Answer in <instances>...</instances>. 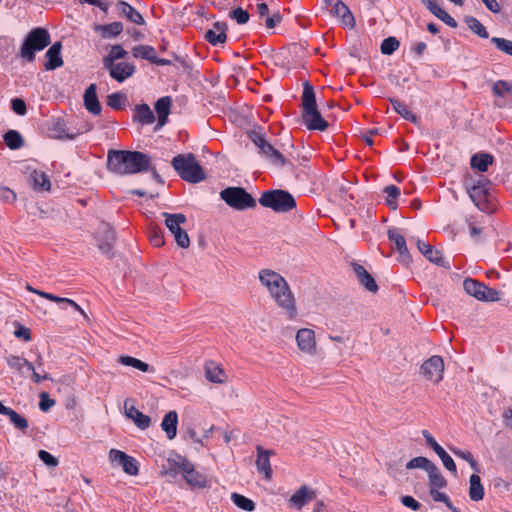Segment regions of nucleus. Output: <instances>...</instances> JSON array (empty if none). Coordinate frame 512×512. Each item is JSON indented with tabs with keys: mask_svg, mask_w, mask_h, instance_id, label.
Listing matches in <instances>:
<instances>
[{
	"mask_svg": "<svg viewBox=\"0 0 512 512\" xmlns=\"http://www.w3.org/2000/svg\"><path fill=\"white\" fill-rule=\"evenodd\" d=\"M39 397H40L39 408L41 411L45 412L49 408L54 406L55 401L49 397L48 393L42 392Z\"/></svg>",
	"mask_w": 512,
	"mask_h": 512,
	"instance_id": "338daca9",
	"label": "nucleus"
},
{
	"mask_svg": "<svg viewBox=\"0 0 512 512\" xmlns=\"http://www.w3.org/2000/svg\"><path fill=\"white\" fill-rule=\"evenodd\" d=\"M127 97L125 94L121 92H115L110 94L107 97V105L111 107L112 109L119 110L123 107L124 103L126 102Z\"/></svg>",
	"mask_w": 512,
	"mask_h": 512,
	"instance_id": "603ef678",
	"label": "nucleus"
},
{
	"mask_svg": "<svg viewBox=\"0 0 512 512\" xmlns=\"http://www.w3.org/2000/svg\"><path fill=\"white\" fill-rule=\"evenodd\" d=\"M465 23L467 24L468 28L473 32L475 33L476 35H478L479 37L481 38H488L489 34L486 30V28L484 27V25L478 20L476 19L475 17H472V16H467L465 18Z\"/></svg>",
	"mask_w": 512,
	"mask_h": 512,
	"instance_id": "79ce46f5",
	"label": "nucleus"
},
{
	"mask_svg": "<svg viewBox=\"0 0 512 512\" xmlns=\"http://www.w3.org/2000/svg\"><path fill=\"white\" fill-rule=\"evenodd\" d=\"M168 463L170 470H179L182 472L184 479L190 486L196 488H204L207 486L206 477L203 474L197 472L194 469V465L186 458L178 456V458L175 460L169 459Z\"/></svg>",
	"mask_w": 512,
	"mask_h": 512,
	"instance_id": "6e6552de",
	"label": "nucleus"
},
{
	"mask_svg": "<svg viewBox=\"0 0 512 512\" xmlns=\"http://www.w3.org/2000/svg\"><path fill=\"white\" fill-rule=\"evenodd\" d=\"M127 55L128 52L121 45H113L109 54L103 58V64L115 63L119 59L126 58Z\"/></svg>",
	"mask_w": 512,
	"mask_h": 512,
	"instance_id": "49530a36",
	"label": "nucleus"
},
{
	"mask_svg": "<svg viewBox=\"0 0 512 512\" xmlns=\"http://www.w3.org/2000/svg\"><path fill=\"white\" fill-rule=\"evenodd\" d=\"M230 18L234 19L238 24H246L249 21L248 11L238 7L229 13Z\"/></svg>",
	"mask_w": 512,
	"mask_h": 512,
	"instance_id": "bf43d9fd",
	"label": "nucleus"
},
{
	"mask_svg": "<svg viewBox=\"0 0 512 512\" xmlns=\"http://www.w3.org/2000/svg\"><path fill=\"white\" fill-rule=\"evenodd\" d=\"M11 107H12V110H13L16 114H18V115H20V116H23V115H25V114H26V111H27V109H26V104H25V102H24L22 99H20V98H14V99H12V101H11Z\"/></svg>",
	"mask_w": 512,
	"mask_h": 512,
	"instance_id": "69168bd1",
	"label": "nucleus"
},
{
	"mask_svg": "<svg viewBox=\"0 0 512 512\" xmlns=\"http://www.w3.org/2000/svg\"><path fill=\"white\" fill-rule=\"evenodd\" d=\"M205 375L208 381L212 383H225L227 376L222 368L210 362L205 365Z\"/></svg>",
	"mask_w": 512,
	"mask_h": 512,
	"instance_id": "f704fd0d",
	"label": "nucleus"
},
{
	"mask_svg": "<svg viewBox=\"0 0 512 512\" xmlns=\"http://www.w3.org/2000/svg\"><path fill=\"white\" fill-rule=\"evenodd\" d=\"M151 159L139 151L111 150L107 156V166L117 174H135L150 170Z\"/></svg>",
	"mask_w": 512,
	"mask_h": 512,
	"instance_id": "f257e3e1",
	"label": "nucleus"
},
{
	"mask_svg": "<svg viewBox=\"0 0 512 512\" xmlns=\"http://www.w3.org/2000/svg\"><path fill=\"white\" fill-rule=\"evenodd\" d=\"M227 24L225 22H215L213 27L205 32V39L211 45L224 44L227 39Z\"/></svg>",
	"mask_w": 512,
	"mask_h": 512,
	"instance_id": "412c9836",
	"label": "nucleus"
},
{
	"mask_svg": "<svg viewBox=\"0 0 512 512\" xmlns=\"http://www.w3.org/2000/svg\"><path fill=\"white\" fill-rule=\"evenodd\" d=\"M131 402V399H126L124 402L125 416L133 420L138 428L147 429L151 424L150 417L139 411L133 404H130Z\"/></svg>",
	"mask_w": 512,
	"mask_h": 512,
	"instance_id": "dca6fc26",
	"label": "nucleus"
},
{
	"mask_svg": "<svg viewBox=\"0 0 512 512\" xmlns=\"http://www.w3.org/2000/svg\"><path fill=\"white\" fill-rule=\"evenodd\" d=\"M383 192L387 195L386 204L392 210L397 209V198L400 196V190L395 185H388L383 189Z\"/></svg>",
	"mask_w": 512,
	"mask_h": 512,
	"instance_id": "de8ad7c7",
	"label": "nucleus"
},
{
	"mask_svg": "<svg viewBox=\"0 0 512 512\" xmlns=\"http://www.w3.org/2000/svg\"><path fill=\"white\" fill-rule=\"evenodd\" d=\"M91 129L90 126H87L85 128V130H78L77 132H74V133H70L68 131H66V128H65V123L63 121H55L52 126L50 127L49 131H50V134L54 137V138H58V139H74L76 137V135L80 134V133H83L85 131H89Z\"/></svg>",
	"mask_w": 512,
	"mask_h": 512,
	"instance_id": "7c9ffc66",
	"label": "nucleus"
},
{
	"mask_svg": "<svg viewBox=\"0 0 512 512\" xmlns=\"http://www.w3.org/2000/svg\"><path fill=\"white\" fill-rule=\"evenodd\" d=\"M399 41L395 37H388L381 43V53L384 55H391L399 48Z\"/></svg>",
	"mask_w": 512,
	"mask_h": 512,
	"instance_id": "5fc2aeb1",
	"label": "nucleus"
},
{
	"mask_svg": "<svg viewBox=\"0 0 512 512\" xmlns=\"http://www.w3.org/2000/svg\"><path fill=\"white\" fill-rule=\"evenodd\" d=\"M351 266L361 285L372 293L377 292L378 286L371 274H369L368 271L358 263H352Z\"/></svg>",
	"mask_w": 512,
	"mask_h": 512,
	"instance_id": "b1692460",
	"label": "nucleus"
},
{
	"mask_svg": "<svg viewBox=\"0 0 512 512\" xmlns=\"http://www.w3.org/2000/svg\"><path fill=\"white\" fill-rule=\"evenodd\" d=\"M331 14L339 18L341 23L350 29L354 28L356 25L355 18L351 10L341 0H337V2H335L332 7Z\"/></svg>",
	"mask_w": 512,
	"mask_h": 512,
	"instance_id": "6ab92c4d",
	"label": "nucleus"
},
{
	"mask_svg": "<svg viewBox=\"0 0 512 512\" xmlns=\"http://www.w3.org/2000/svg\"><path fill=\"white\" fill-rule=\"evenodd\" d=\"M302 120L308 130L324 131L328 128V122L317 108L314 89L309 82H305L303 87Z\"/></svg>",
	"mask_w": 512,
	"mask_h": 512,
	"instance_id": "f03ea898",
	"label": "nucleus"
},
{
	"mask_svg": "<svg viewBox=\"0 0 512 512\" xmlns=\"http://www.w3.org/2000/svg\"><path fill=\"white\" fill-rule=\"evenodd\" d=\"M119 363L125 366H131L135 369H138L142 372H148L150 370L149 364L134 358L132 356L123 355L119 357Z\"/></svg>",
	"mask_w": 512,
	"mask_h": 512,
	"instance_id": "37998d69",
	"label": "nucleus"
},
{
	"mask_svg": "<svg viewBox=\"0 0 512 512\" xmlns=\"http://www.w3.org/2000/svg\"><path fill=\"white\" fill-rule=\"evenodd\" d=\"M249 138L258 148L259 154H261L273 166L283 167L288 163L284 155L269 143L261 132L251 131L249 133Z\"/></svg>",
	"mask_w": 512,
	"mask_h": 512,
	"instance_id": "423d86ee",
	"label": "nucleus"
},
{
	"mask_svg": "<svg viewBox=\"0 0 512 512\" xmlns=\"http://www.w3.org/2000/svg\"><path fill=\"white\" fill-rule=\"evenodd\" d=\"M7 416L9 417L10 422L15 426V428L23 432L27 430L29 424L25 417H23L13 409H11Z\"/></svg>",
	"mask_w": 512,
	"mask_h": 512,
	"instance_id": "8fccbe9b",
	"label": "nucleus"
},
{
	"mask_svg": "<svg viewBox=\"0 0 512 512\" xmlns=\"http://www.w3.org/2000/svg\"><path fill=\"white\" fill-rule=\"evenodd\" d=\"M417 248L431 263L441 267L449 268L448 262L444 259L439 250L434 249L430 244L417 240Z\"/></svg>",
	"mask_w": 512,
	"mask_h": 512,
	"instance_id": "a211bd4d",
	"label": "nucleus"
},
{
	"mask_svg": "<svg viewBox=\"0 0 512 512\" xmlns=\"http://www.w3.org/2000/svg\"><path fill=\"white\" fill-rule=\"evenodd\" d=\"M426 8L438 19L443 21L446 25L451 28L457 27L456 20L451 17L444 9H442L438 4L437 0H424L423 1Z\"/></svg>",
	"mask_w": 512,
	"mask_h": 512,
	"instance_id": "a878e982",
	"label": "nucleus"
},
{
	"mask_svg": "<svg viewBox=\"0 0 512 512\" xmlns=\"http://www.w3.org/2000/svg\"><path fill=\"white\" fill-rule=\"evenodd\" d=\"M492 90L496 96L504 97L506 94L511 92L512 86L507 81L499 80L494 83Z\"/></svg>",
	"mask_w": 512,
	"mask_h": 512,
	"instance_id": "13d9d810",
	"label": "nucleus"
},
{
	"mask_svg": "<svg viewBox=\"0 0 512 512\" xmlns=\"http://www.w3.org/2000/svg\"><path fill=\"white\" fill-rule=\"evenodd\" d=\"M296 342L299 350L307 355L314 356L317 353L315 332L312 329L302 328L296 333Z\"/></svg>",
	"mask_w": 512,
	"mask_h": 512,
	"instance_id": "4468645a",
	"label": "nucleus"
},
{
	"mask_svg": "<svg viewBox=\"0 0 512 512\" xmlns=\"http://www.w3.org/2000/svg\"><path fill=\"white\" fill-rule=\"evenodd\" d=\"M38 456L41 461H43V463L49 467H56L59 464L57 458L45 450H40L38 452Z\"/></svg>",
	"mask_w": 512,
	"mask_h": 512,
	"instance_id": "e2e57ef3",
	"label": "nucleus"
},
{
	"mask_svg": "<svg viewBox=\"0 0 512 512\" xmlns=\"http://www.w3.org/2000/svg\"><path fill=\"white\" fill-rule=\"evenodd\" d=\"M420 370L426 380L438 384L443 379L444 361L442 357L434 355L422 364Z\"/></svg>",
	"mask_w": 512,
	"mask_h": 512,
	"instance_id": "f8f14e48",
	"label": "nucleus"
},
{
	"mask_svg": "<svg viewBox=\"0 0 512 512\" xmlns=\"http://www.w3.org/2000/svg\"><path fill=\"white\" fill-rule=\"evenodd\" d=\"M231 500L238 508H240L244 511L251 512L255 509V503L251 499H249L239 493H236V492L232 493Z\"/></svg>",
	"mask_w": 512,
	"mask_h": 512,
	"instance_id": "c03bdc74",
	"label": "nucleus"
},
{
	"mask_svg": "<svg viewBox=\"0 0 512 512\" xmlns=\"http://www.w3.org/2000/svg\"><path fill=\"white\" fill-rule=\"evenodd\" d=\"M388 238L394 243L395 249L399 253L398 260L401 263L409 264L412 257L408 251L405 238L394 229L388 230Z\"/></svg>",
	"mask_w": 512,
	"mask_h": 512,
	"instance_id": "f3484780",
	"label": "nucleus"
},
{
	"mask_svg": "<svg viewBox=\"0 0 512 512\" xmlns=\"http://www.w3.org/2000/svg\"><path fill=\"white\" fill-rule=\"evenodd\" d=\"M93 29L101 38L113 39L121 34L123 31V24L118 21L109 24H94Z\"/></svg>",
	"mask_w": 512,
	"mask_h": 512,
	"instance_id": "393cba45",
	"label": "nucleus"
},
{
	"mask_svg": "<svg viewBox=\"0 0 512 512\" xmlns=\"http://www.w3.org/2000/svg\"><path fill=\"white\" fill-rule=\"evenodd\" d=\"M220 197L235 210L242 211L256 206L255 199L242 187H227L220 192Z\"/></svg>",
	"mask_w": 512,
	"mask_h": 512,
	"instance_id": "0eeeda50",
	"label": "nucleus"
},
{
	"mask_svg": "<svg viewBox=\"0 0 512 512\" xmlns=\"http://www.w3.org/2000/svg\"><path fill=\"white\" fill-rule=\"evenodd\" d=\"M132 55L135 58L152 62V58L155 56V49L149 45H138L132 48Z\"/></svg>",
	"mask_w": 512,
	"mask_h": 512,
	"instance_id": "a18cd8bd",
	"label": "nucleus"
},
{
	"mask_svg": "<svg viewBox=\"0 0 512 512\" xmlns=\"http://www.w3.org/2000/svg\"><path fill=\"white\" fill-rule=\"evenodd\" d=\"M120 465L122 466L123 471L128 475L136 476L139 472L138 462L132 456L127 455Z\"/></svg>",
	"mask_w": 512,
	"mask_h": 512,
	"instance_id": "864d4df0",
	"label": "nucleus"
},
{
	"mask_svg": "<svg viewBox=\"0 0 512 512\" xmlns=\"http://www.w3.org/2000/svg\"><path fill=\"white\" fill-rule=\"evenodd\" d=\"M126 457H127V454L124 453L123 451H120L117 449H111L109 451V460L112 463L121 464V462L124 461Z\"/></svg>",
	"mask_w": 512,
	"mask_h": 512,
	"instance_id": "774afa93",
	"label": "nucleus"
},
{
	"mask_svg": "<svg viewBox=\"0 0 512 512\" xmlns=\"http://www.w3.org/2000/svg\"><path fill=\"white\" fill-rule=\"evenodd\" d=\"M5 144L12 150L19 149L23 146V138L16 130H9L3 136Z\"/></svg>",
	"mask_w": 512,
	"mask_h": 512,
	"instance_id": "a19ab883",
	"label": "nucleus"
},
{
	"mask_svg": "<svg viewBox=\"0 0 512 512\" xmlns=\"http://www.w3.org/2000/svg\"><path fill=\"white\" fill-rule=\"evenodd\" d=\"M257 460L256 466L259 473H263L266 479L272 476V468L270 464V455L273 454L272 450H265L261 446H257Z\"/></svg>",
	"mask_w": 512,
	"mask_h": 512,
	"instance_id": "4be33fe9",
	"label": "nucleus"
},
{
	"mask_svg": "<svg viewBox=\"0 0 512 512\" xmlns=\"http://www.w3.org/2000/svg\"><path fill=\"white\" fill-rule=\"evenodd\" d=\"M451 451L455 456L467 461L474 471L479 472L478 463L469 451H463L455 448H452Z\"/></svg>",
	"mask_w": 512,
	"mask_h": 512,
	"instance_id": "6e6d98bb",
	"label": "nucleus"
},
{
	"mask_svg": "<svg viewBox=\"0 0 512 512\" xmlns=\"http://www.w3.org/2000/svg\"><path fill=\"white\" fill-rule=\"evenodd\" d=\"M177 424L178 414L176 411H169L167 414H165L161 422V428L166 433V436L169 440H173L176 437Z\"/></svg>",
	"mask_w": 512,
	"mask_h": 512,
	"instance_id": "cd10ccee",
	"label": "nucleus"
},
{
	"mask_svg": "<svg viewBox=\"0 0 512 512\" xmlns=\"http://www.w3.org/2000/svg\"><path fill=\"white\" fill-rule=\"evenodd\" d=\"M258 279L269 295L275 290L281 289L284 284L288 283L282 275L271 269L260 270L258 273Z\"/></svg>",
	"mask_w": 512,
	"mask_h": 512,
	"instance_id": "ddd939ff",
	"label": "nucleus"
},
{
	"mask_svg": "<svg viewBox=\"0 0 512 512\" xmlns=\"http://www.w3.org/2000/svg\"><path fill=\"white\" fill-rule=\"evenodd\" d=\"M117 8L119 13L125 16L129 21L137 25H144L145 21L140 12H138L134 7L129 5L127 2L120 1L117 3Z\"/></svg>",
	"mask_w": 512,
	"mask_h": 512,
	"instance_id": "c756f323",
	"label": "nucleus"
},
{
	"mask_svg": "<svg viewBox=\"0 0 512 512\" xmlns=\"http://www.w3.org/2000/svg\"><path fill=\"white\" fill-rule=\"evenodd\" d=\"M171 165L178 175L189 183H199L205 179V173L191 153L175 156Z\"/></svg>",
	"mask_w": 512,
	"mask_h": 512,
	"instance_id": "7ed1b4c3",
	"label": "nucleus"
},
{
	"mask_svg": "<svg viewBox=\"0 0 512 512\" xmlns=\"http://www.w3.org/2000/svg\"><path fill=\"white\" fill-rule=\"evenodd\" d=\"M149 239L155 247H160L164 244V238L160 229L157 226H152L149 230Z\"/></svg>",
	"mask_w": 512,
	"mask_h": 512,
	"instance_id": "052dcab7",
	"label": "nucleus"
},
{
	"mask_svg": "<svg viewBox=\"0 0 512 512\" xmlns=\"http://www.w3.org/2000/svg\"><path fill=\"white\" fill-rule=\"evenodd\" d=\"M98 239H101L102 241H115V232L108 223L100 224L97 232V240Z\"/></svg>",
	"mask_w": 512,
	"mask_h": 512,
	"instance_id": "3c124183",
	"label": "nucleus"
},
{
	"mask_svg": "<svg viewBox=\"0 0 512 512\" xmlns=\"http://www.w3.org/2000/svg\"><path fill=\"white\" fill-rule=\"evenodd\" d=\"M491 182L480 176L477 180H473L471 183H467V191L473 203L477 208L483 212H491L490 203L488 199L489 186Z\"/></svg>",
	"mask_w": 512,
	"mask_h": 512,
	"instance_id": "1a4fd4ad",
	"label": "nucleus"
},
{
	"mask_svg": "<svg viewBox=\"0 0 512 512\" xmlns=\"http://www.w3.org/2000/svg\"><path fill=\"white\" fill-rule=\"evenodd\" d=\"M463 288L468 295L479 301L494 302L500 299L499 292L496 289L487 287L485 284L471 278L464 280Z\"/></svg>",
	"mask_w": 512,
	"mask_h": 512,
	"instance_id": "9b49d317",
	"label": "nucleus"
},
{
	"mask_svg": "<svg viewBox=\"0 0 512 512\" xmlns=\"http://www.w3.org/2000/svg\"><path fill=\"white\" fill-rule=\"evenodd\" d=\"M469 497L472 501H480L484 497V488L478 474H472L469 479Z\"/></svg>",
	"mask_w": 512,
	"mask_h": 512,
	"instance_id": "c9c22d12",
	"label": "nucleus"
},
{
	"mask_svg": "<svg viewBox=\"0 0 512 512\" xmlns=\"http://www.w3.org/2000/svg\"><path fill=\"white\" fill-rule=\"evenodd\" d=\"M135 118L142 124H152L155 121V116L147 104L137 105Z\"/></svg>",
	"mask_w": 512,
	"mask_h": 512,
	"instance_id": "58836bf2",
	"label": "nucleus"
},
{
	"mask_svg": "<svg viewBox=\"0 0 512 512\" xmlns=\"http://www.w3.org/2000/svg\"><path fill=\"white\" fill-rule=\"evenodd\" d=\"M6 361L11 369L15 370L24 378L26 377L25 368L27 371L33 370V364L20 356L10 355L6 358Z\"/></svg>",
	"mask_w": 512,
	"mask_h": 512,
	"instance_id": "72a5a7b5",
	"label": "nucleus"
},
{
	"mask_svg": "<svg viewBox=\"0 0 512 512\" xmlns=\"http://www.w3.org/2000/svg\"><path fill=\"white\" fill-rule=\"evenodd\" d=\"M177 245L181 248H188L190 245V238L185 230H181L174 235Z\"/></svg>",
	"mask_w": 512,
	"mask_h": 512,
	"instance_id": "0e129e2a",
	"label": "nucleus"
},
{
	"mask_svg": "<svg viewBox=\"0 0 512 512\" xmlns=\"http://www.w3.org/2000/svg\"><path fill=\"white\" fill-rule=\"evenodd\" d=\"M171 102L172 100L168 96L162 97L159 100H157L155 104V111L158 116V127H162L166 124L168 115L170 113Z\"/></svg>",
	"mask_w": 512,
	"mask_h": 512,
	"instance_id": "2f4dec72",
	"label": "nucleus"
},
{
	"mask_svg": "<svg viewBox=\"0 0 512 512\" xmlns=\"http://www.w3.org/2000/svg\"><path fill=\"white\" fill-rule=\"evenodd\" d=\"M493 156L488 153H477L471 157V167L480 172L488 170L489 165L493 163Z\"/></svg>",
	"mask_w": 512,
	"mask_h": 512,
	"instance_id": "e433bc0d",
	"label": "nucleus"
},
{
	"mask_svg": "<svg viewBox=\"0 0 512 512\" xmlns=\"http://www.w3.org/2000/svg\"><path fill=\"white\" fill-rule=\"evenodd\" d=\"M259 203L277 213H285L296 207L294 197L285 190H269L262 193Z\"/></svg>",
	"mask_w": 512,
	"mask_h": 512,
	"instance_id": "39448f33",
	"label": "nucleus"
},
{
	"mask_svg": "<svg viewBox=\"0 0 512 512\" xmlns=\"http://www.w3.org/2000/svg\"><path fill=\"white\" fill-rule=\"evenodd\" d=\"M491 42L495 44L497 49L512 56V41L505 38L493 37Z\"/></svg>",
	"mask_w": 512,
	"mask_h": 512,
	"instance_id": "4d7b16f0",
	"label": "nucleus"
},
{
	"mask_svg": "<svg viewBox=\"0 0 512 512\" xmlns=\"http://www.w3.org/2000/svg\"><path fill=\"white\" fill-rule=\"evenodd\" d=\"M392 107L396 113H398L404 119L411 121L412 123L417 122V117L413 114L405 104L401 103L397 99H390Z\"/></svg>",
	"mask_w": 512,
	"mask_h": 512,
	"instance_id": "ea45409f",
	"label": "nucleus"
},
{
	"mask_svg": "<svg viewBox=\"0 0 512 512\" xmlns=\"http://www.w3.org/2000/svg\"><path fill=\"white\" fill-rule=\"evenodd\" d=\"M103 66L109 71L110 77L120 83L130 78L136 71L135 65L129 62L106 63Z\"/></svg>",
	"mask_w": 512,
	"mask_h": 512,
	"instance_id": "2eb2a0df",
	"label": "nucleus"
},
{
	"mask_svg": "<svg viewBox=\"0 0 512 512\" xmlns=\"http://www.w3.org/2000/svg\"><path fill=\"white\" fill-rule=\"evenodd\" d=\"M434 463L430 461L428 458L419 456L411 459L409 462L406 463L405 467L408 470L420 468L425 470L426 472L433 467Z\"/></svg>",
	"mask_w": 512,
	"mask_h": 512,
	"instance_id": "09e8293b",
	"label": "nucleus"
},
{
	"mask_svg": "<svg viewBox=\"0 0 512 512\" xmlns=\"http://www.w3.org/2000/svg\"><path fill=\"white\" fill-rule=\"evenodd\" d=\"M50 42V35L46 29L34 28L28 33L20 48V57L32 62L35 59V52L43 50Z\"/></svg>",
	"mask_w": 512,
	"mask_h": 512,
	"instance_id": "20e7f679",
	"label": "nucleus"
},
{
	"mask_svg": "<svg viewBox=\"0 0 512 512\" xmlns=\"http://www.w3.org/2000/svg\"><path fill=\"white\" fill-rule=\"evenodd\" d=\"M162 216L165 219L166 227L173 235L181 231V225L186 222V216L182 213L170 214L167 212H163Z\"/></svg>",
	"mask_w": 512,
	"mask_h": 512,
	"instance_id": "473e14b6",
	"label": "nucleus"
},
{
	"mask_svg": "<svg viewBox=\"0 0 512 512\" xmlns=\"http://www.w3.org/2000/svg\"><path fill=\"white\" fill-rule=\"evenodd\" d=\"M29 180L30 185L36 191H49L51 189L50 179L43 171H31Z\"/></svg>",
	"mask_w": 512,
	"mask_h": 512,
	"instance_id": "c85d7f7f",
	"label": "nucleus"
},
{
	"mask_svg": "<svg viewBox=\"0 0 512 512\" xmlns=\"http://www.w3.org/2000/svg\"><path fill=\"white\" fill-rule=\"evenodd\" d=\"M62 44L61 42H55L46 52L47 62L45 63L46 70H54L63 65V60L61 58Z\"/></svg>",
	"mask_w": 512,
	"mask_h": 512,
	"instance_id": "bb28decb",
	"label": "nucleus"
},
{
	"mask_svg": "<svg viewBox=\"0 0 512 512\" xmlns=\"http://www.w3.org/2000/svg\"><path fill=\"white\" fill-rule=\"evenodd\" d=\"M316 498V492L308 487L302 485L289 499L292 506L297 509H302L307 503Z\"/></svg>",
	"mask_w": 512,
	"mask_h": 512,
	"instance_id": "aec40b11",
	"label": "nucleus"
},
{
	"mask_svg": "<svg viewBox=\"0 0 512 512\" xmlns=\"http://www.w3.org/2000/svg\"><path fill=\"white\" fill-rule=\"evenodd\" d=\"M439 488H430L429 494L431 498L436 502H443L447 507L451 506V501L449 497L443 493L438 491Z\"/></svg>",
	"mask_w": 512,
	"mask_h": 512,
	"instance_id": "680f3d73",
	"label": "nucleus"
},
{
	"mask_svg": "<svg viewBox=\"0 0 512 512\" xmlns=\"http://www.w3.org/2000/svg\"><path fill=\"white\" fill-rule=\"evenodd\" d=\"M96 85L91 84L84 92L83 100L85 108L93 115H99L102 107L97 97Z\"/></svg>",
	"mask_w": 512,
	"mask_h": 512,
	"instance_id": "5701e85b",
	"label": "nucleus"
},
{
	"mask_svg": "<svg viewBox=\"0 0 512 512\" xmlns=\"http://www.w3.org/2000/svg\"><path fill=\"white\" fill-rule=\"evenodd\" d=\"M430 488H445L447 485L446 479L443 477L438 467L434 464L428 471Z\"/></svg>",
	"mask_w": 512,
	"mask_h": 512,
	"instance_id": "4c0bfd02",
	"label": "nucleus"
},
{
	"mask_svg": "<svg viewBox=\"0 0 512 512\" xmlns=\"http://www.w3.org/2000/svg\"><path fill=\"white\" fill-rule=\"evenodd\" d=\"M269 296L289 320H294L297 317L296 299L288 283L284 284L281 289L275 290Z\"/></svg>",
	"mask_w": 512,
	"mask_h": 512,
	"instance_id": "9d476101",
	"label": "nucleus"
}]
</instances>
